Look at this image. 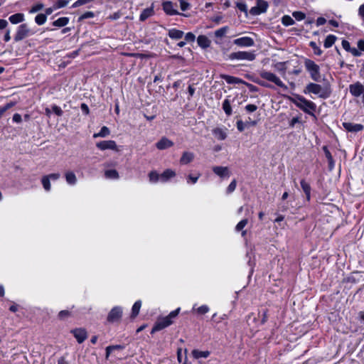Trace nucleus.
Segmentation results:
<instances>
[{"label":"nucleus","mask_w":364,"mask_h":364,"mask_svg":"<svg viewBox=\"0 0 364 364\" xmlns=\"http://www.w3.org/2000/svg\"><path fill=\"white\" fill-rule=\"evenodd\" d=\"M68 4L67 0H58L55 4V9H60L65 6Z\"/></svg>","instance_id":"obj_50"},{"label":"nucleus","mask_w":364,"mask_h":364,"mask_svg":"<svg viewBox=\"0 0 364 364\" xmlns=\"http://www.w3.org/2000/svg\"><path fill=\"white\" fill-rule=\"evenodd\" d=\"M200 314H205L209 311V307L207 305H202L196 309Z\"/></svg>","instance_id":"obj_48"},{"label":"nucleus","mask_w":364,"mask_h":364,"mask_svg":"<svg viewBox=\"0 0 364 364\" xmlns=\"http://www.w3.org/2000/svg\"><path fill=\"white\" fill-rule=\"evenodd\" d=\"M304 93L314 94L321 98H326L328 96L326 90L321 85L313 82H310L306 86Z\"/></svg>","instance_id":"obj_3"},{"label":"nucleus","mask_w":364,"mask_h":364,"mask_svg":"<svg viewBox=\"0 0 364 364\" xmlns=\"http://www.w3.org/2000/svg\"><path fill=\"white\" fill-rule=\"evenodd\" d=\"M292 16L295 18L297 21H302L305 18L306 15L301 11H294L292 14Z\"/></svg>","instance_id":"obj_44"},{"label":"nucleus","mask_w":364,"mask_h":364,"mask_svg":"<svg viewBox=\"0 0 364 364\" xmlns=\"http://www.w3.org/2000/svg\"><path fill=\"white\" fill-rule=\"evenodd\" d=\"M358 48L360 50L364 51V41L360 40L358 42Z\"/></svg>","instance_id":"obj_63"},{"label":"nucleus","mask_w":364,"mask_h":364,"mask_svg":"<svg viewBox=\"0 0 364 364\" xmlns=\"http://www.w3.org/2000/svg\"><path fill=\"white\" fill-rule=\"evenodd\" d=\"M60 178L59 173H53L45 175L41 178V183L45 191L49 192L51 190V181H56Z\"/></svg>","instance_id":"obj_4"},{"label":"nucleus","mask_w":364,"mask_h":364,"mask_svg":"<svg viewBox=\"0 0 364 364\" xmlns=\"http://www.w3.org/2000/svg\"><path fill=\"white\" fill-rule=\"evenodd\" d=\"M268 8V4L264 0H257V6L252 7L250 12L252 15H259L264 13Z\"/></svg>","instance_id":"obj_8"},{"label":"nucleus","mask_w":364,"mask_h":364,"mask_svg":"<svg viewBox=\"0 0 364 364\" xmlns=\"http://www.w3.org/2000/svg\"><path fill=\"white\" fill-rule=\"evenodd\" d=\"M46 19H47L46 15L40 14L36 16L35 21L38 25H43L46 23Z\"/></svg>","instance_id":"obj_39"},{"label":"nucleus","mask_w":364,"mask_h":364,"mask_svg":"<svg viewBox=\"0 0 364 364\" xmlns=\"http://www.w3.org/2000/svg\"><path fill=\"white\" fill-rule=\"evenodd\" d=\"M183 32L176 28H172L168 31V36L172 39H180L183 37Z\"/></svg>","instance_id":"obj_29"},{"label":"nucleus","mask_w":364,"mask_h":364,"mask_svg":"<svg viewBox=\"0 0 364 364\" xmlns=\"http://www.w3.org/2000/svg\"><path fill=\"white\" fill-rule=\"evenodd\" d=\"M141 306V301L140 300L136 301L134 304L132 309V316L133 318L136 317L139 314Z\"/></svg>","instance_id":"obj_35"},{"label":"nucleus","mask_w":364,"mask_h":364,"mask_svg":"<svg viewBox=\"0 0 364 364\" xmlns=\"http://www.w3.org/2000/svg\"><path fill=\"white\" fill-rule=\"evenodd\" d=\"M230 59L252 61L255 59V54L250 51H237L232 53L230 55Z\"/></svg>","instance_id":"obj_6"},{"label":"nucleus","mask_w":364,"mask_h":364,"mask_svg":"<svg viewBox=\"0 0 364 364\" xmlns=\"http://www.w3.org/2000/svg\"><path fill=\"white\" fill-rule=\"evenodd\" d=\"M213 171L221 178L230 176L229 169L225 166H213Z\"/></svg>","instance_id":"obj_18"},{"label":"nucleus","mask_w":364,"mask_h":364,"mask_svg":"<svg viewBox=\"0 0 364 364\" xmlns=\"http://www.w3.org/2000/svg\"><path fill=\"white\" fill-rule=\"evenodd\" d=\"M247 219H243L240 222H239L237 223V225H236L235 227V230L237 232H240V231H242L243 230V228H245V226L247 225Z\"/></svg>","instance_id":"obj_42"},{"label":"nucleus","mask_w":364,"mask_h":364,"mask_svg":"<svg viewBox=\"0 0 364 364\" xmlns=\"http://www.w3.org/2000/svg\"><path fill=\"white\" fill-rule=\"evenodd\" d=\"M29 32V29L28 28L26 24H21L18 27V30L14 36V40L16 41H19L25 38Z\"/></svg>","instance_id":"obj_14"},{"label":"nucleus","mask_w":364,"mask_h":364,"mask_svg":"<svg viewBox=\"0 0 364 364\" xmlns=\"http://www.w3.org/2000/svg\"><path fill=\"white\" fill-rule=\"evenodd\" d=\"M43 7V5L42 4H37L34 6H32V8L30 10V13H36V12H38V11L41 10Z\"/></svg>","instance_id":"obj_51"},{"label":"nucleus","mask_w":364,"mask_h":364,"mask_svg":"<svg viewBox=\"0 0 364 364\" xmlns=\"http://www.w3.org/2000/svg\"><path fill=\"white\" fill-rule=\"evenodd\" d=\"M282 23L285 26H289L294 24V19L288 15H285L282 18Z\"/></svg>","instance_id":"obj_38"},{"label":"nucleus","mask_w":364,"mask_h":364,"mask_svg":"<svg viewBox=\"0 0 364 364\" xmlns=\"http://www.w3.org/2000/svg\"><path fill=\"white\" fill-rule=\"evenodd\" d=\"M260 76L262 78L274 83L278 87L285 89L287 88L284 83L279 79V77L271 72L263 70L260 73Z\"/></svg>","instance_id":"obj_5"},{"label":"nucleus","mask_w":364,"mask_h":364,"mask_svg":"<svg viewBox=\"0 0 364 364\" xmlns=\"http://www.w3.org/2000/svg\"><path fill=\"white\" fill-rule=\"evenodd\" d=\"M94 16H95V14L92 11H86L80 16L79 21H82L86 18H93Z\"/></svg>","instance_id":"obj_45"},{"label":"nucleus","mask_w":364,"mask_h":364,"mask_svg":"<svg viewBox=\"0 0 364 364\" xmlns=\"http://www.w3.org/2000/svg\"><path fill=\"white\" fill-rule=\"evenodd\" d=\"M192 354L195 358L198 359L200 358H207L210 355V353L208 350L200 351L198 350H193L192 351Z\"/></svg>","instance_id":"obj_34"},{"label":"nucleus","mask_w":364,"mask_h":364,"mask_svg":"<svg viewBox=\"0 0 364 364\" xmlns=\"http://www.w3.org/2000/svg\"><path fill=\"white\" fill-rule=\"evenodd\" d=\"M222 77L228 84H240V83H243L242 80H241L240 78H237V77H233V76L226 75H223Z\"/></svg>","instance_id":"obj_30"},{"label":"nucleus","mask_w":364,"mask_h":364,"mask_svg":"<svg viewBox=\"0 0 364 364\" xmlns=\"http://www.w3.org/2000/svg\"><path fill=\"white\" fill-rule=\"evenodd\" d=\"M70 316V312L68 310H63L58 313V317L60 320H65Z\"/></svg>","instance_id":"obj_40"},{"label":"nucleus","mask_w":364,"mask_h":364,"mask_svg":"<svg viewBox=\"0 0 364 364\" xmlns=\"http://www.w3.org/2000/svg\"><path fill=\"white\" fill-rule=\"evenodd\" d=\"M237 186V181L235 179L232 180V182L229 184V186L227 188V193H232Z\"/></svg>","instance_id":"obj_46"},{"label":"nucleus","mask_w":364,"mask_h":364,"mask_svg":"<svg viewBox=\"0 0 364 364\" xmlns=\"http://www.w3.org/2000/svg\"><path fill=\"white\" fill-rule=\"evenodd\" d=\"M66 183L70 186H75L77 183V177L74 172L68 171L65 174Z\"/></svg>","instance_id":"obj_23"},{"label":"nucleus","mask_w":364,"mask_h":364,"mask_svg":"<svg viewBox=\"0 0 364 364\" xmlns=\"http://www.w3.org/2000/svg\"><path fill=\"white\" fill-rule=\"evenodd\" d=\"M349 92L354 97L360 96L364 92V86L359 82L349 85Z\"/></svg>","instance_id":"obj_13"},{"label":"nucleus","mask_w":364,"mask_h":364,"mask_svg":"<svg viewBox=\"0 0 364 364\" xmlns=\"http://www.w3.org/2000/svg\"><path fill=\"white\" fill-rule=\"evenodd\" d=\"M323 149H324V151H325L326 156V158L328 160V162H332V156H331V153L326 149V147H324Z\"/></svg>","instance_id":"obj_59"},{"label":"nucleus","mask_w":364,"mask_h":364,"mask_svg":"<svg viewBox=\"0 0 364 364\" xmlns=\"http://www.w3.org/2000/svg\"><path fill=\"white\" fill-rule=\"evenodd\" d=\"M198 44L203 48H207L210 46L211 41L203 35L199 36L197 39Z\"/></svg>","instance_id":"obj_25"},{"label":"nucleus","mask_w":364,"mask_h":364,"mask_svg":"<svg viewBox=\"0 0 364 364\" xmlns=\"http://www.w3.org/2000/svg\"><path fill=\"white\" fill-rule=\"evenodd\" d=\"M237 7L238 8V9L241 11H243L245 13H247V5L244 3H237Z\"/></svg>","instance_id":"obj_54"},{"label":"nucleus","mask_w":364,"mask_h":364,"mask_svg":"<svg viewBox=\"0 0 364 364\" xmlns=\"http://www.w3.org/2000/svg\"><path fill=\"white\" fill-rule=\"evenodd\" d=\"M310 46L314 50V54L317 55H321L322 53V50L320 49V48L316 45L315 42H310Z\"/></svg>","instance_id":"obj_41"},{"label":"nucleus","mask_w":364,"mask_h":364,"mask_svg":"<svg viewBox=\"0 0 364 364\" xmlns=\"http://www.w3.org/2000/svg\"><path fill=\"white\" fill-rule=\"evenodd\" d=\"M326 22V19L323 17H319L316 20L317 26H320L323 25Z\"/></svg>","instance_id":"obj_57"},{"label":"nucleus","mask_w":364,"mask_h":364,"mask_svg":"<svg viewBox=\"0 0 364 364\" xmlns=\"http://www.w3.org/2000/svg\"><path fill=\"white\" fill-rule=\"evenodd\" d=\"M180 308L176 309L174 311H172L168 316V318H170V320L172 321L173 318H176L179 314Z\"/></svg>","instance_id":"obj_53"},{"label":"nucleus","mask_w":364,"mask_h":364,"mask_svg":"<svg viewBox=\"0 0 364 364\" xmlns=\"http://www.w3.org/2000/svg\"><path fill=\"white\" fill-rule=\"evenodd\" d=\"M162 8L164 11L170 16L179 14L178 11L176 9V6L173 2L170 1H165L162 3Z\"/></svg>","instance_id":"obj_11"},{"label":"nucleus","mask_w":364,"mask_h":364,"mask_svg":"<svg viewBox=\"0 0 364 364\" xmlns=\"http://www.w3.org/2000/svg\"><path fill=\"white\" fill-rule=\"evenodd\" d=\"M342 124L346 131L350 132H358L363 129V125L360 124H354L351 122H343Z\"/></svg>","instance_id":"obj_15"},{"label":"nucleus","mask_w":364,"mask_h":364,"mask_svg":"<svg viewBox=\"0 0 364 364\" xmlns=\"http://www.w3.org/2000/svg\"><path fill=\"white\" fill-rule=\"evenodd\" d=\"M95 0H77L73 5V8L78 7L84 4H89L90 2L94 1Z\"/></svg>","instance_id":"obj_43"},{"label":"nucleus","mask_w":364,"mask_h":364,"mask_svg":"<svg viewBox=\"0 0 364 364\" xmlns=\"http://www.w3.org/2000/svg\"><path fill=\"white\" fill-rule=\"evenodd\" d=\"M257 109V107L256 105H252V104L247 105L245 107V109L249 112H253L256 111Z\"/></svg>","instance_id":"obj_55"},{"label":"nucleus","mask_w":364,"mask_h":364,"mask_svg":"<svg viewBox=\"0 0 364 364\" xmlns=\"http://www.w3.org/2000/svg\"><path fill=\"white\" fill-rule=\"evenodd\" d=\"M122 316V309L120 306H114L111 309L107 316V321L109 323L118 322Z\"/></svg>","instance_id":"obj_7"},{"label":"nucleus","mask_w":364,"mask_h":364,"mask_svg":"<svg viewBox=\"0 0 364 364\" xmlns=\"http://www.w3.org/2000/svg\"><path fill=\"white\" fill-rule=\"evenodd\" d=\"M53 110L58 116H60L63 113L62 109L58 106H53Z\"/></svg>","instance_id":"obj_58"},{"label":"nucleus","mask_w":364,"mask_h":364,"mask_svg":"<svg viewBox=\"0 0 364 364\" xmlns=\"http://www.w3.org/2000/svg\"><path fill=\"white\" fill-rule=\"evenodd\" d=\"M199 177H200V174H198L196 176H193L192 175H188L187 177V183H191V184H195L198 181Z\"/></svg>","instance_id":"obj_47"},{"label":"nucleus","mask_w":364,"mask_h":364,"mask_svg":"<svg viewBox=\"0 0 364 364\" xmlns=\"http://www.w3.org/2000/svg\"><path fill=\"white\" fill-rule=\"evenodd\" d=\"M358 12L359 15L361 16L364 21V4L360 6Z\"/></svg>","instance_id":"obj_62"},{"label":"nucleus","mask_w":364,"mask_h":364,"mask_svg":"<svg viewBox=\"0 0 364 364\" xmlns=\"http://www.w3.org/2000/svg\"><path fill=\"white\" fill-rule=\"evenodd\" d=\"M336 37L333 35H328L324 41V47L326 48H331L335 43Z\"/></svg>","instance_id":"obj_36"},{"label":"nucleus","mask_w":364,"mask_h":364,"mask_svg":"<svg viewBox=\"0 0 364 364\" xmlns=\"http://www.w3.org/2000/svg\"><path fill=\"white\" fill-rule=\"evenodd\" d=\"M186 41H193L195 40V35L192 33H187L185 36Z\"/></svg>","instance_id":"obj_56"},{"label":"nucleus","mask_w":364,"mask_h":364,"mask_svg":"<svg viewBox=\"0 0 364 364\" xmlns=\"http://www.w3.org/2000/svg\"><path fill=\"white\" fill-rule=\"evenodd\" d=\"M149 181L150 183L156 184L161 183V174L156 171H151L148 174Z\"/></svg>","instance_id":"obj_24"},{"label":"nucleus","mask_w":364,"mask_h":364,"mask_svg":"<svg viewBox=\"0 0 364 364\" xmlns=\"http://www.w3.org/2000/svg\"><path fill=\"white\" fill-rule=\"evenodd\" d=\"M173 146V142L166 137L161 138L156 144V146L159 150H164Z\"/></svg>","instance_id":"obj_17"},{"label":"nucleus","mask_w":364,"mask_h":364,"mask_svg":"<svg viewBox=\"0 0 364 364\" xmlns=\"http://www.w3.org/2000/svg\"><path fill=\"white\" fill-rule=\"evenodd\" d=\"M110 134L109 129L108 127L104 126L101 128L100 131L98 133H95L93 135L94 138L97 137H106Z\"/></svg>","instance_id":"obj_32"},{"label":"nucleus","mask_w":364,"mask_h":364,"mask_svg":"<svg viewBox=\"0 0 364 364\" xmlns=\"http://www.w3.org/2000/svg\"><path fill=\"white\" fill-rule=\"evenodd\" d=\"M194 154L190 151H184L181 157L180 163L186 165L191 163L194 159Z\"/></svg>","instance_id":"obj_22"},{"label":"nucleus","mask_w":364,"mask_h":364,"mask_svg":"<svg viewBox=\"0 0 364 364\" xmlns=\"http://www.w3.org/2000/svg\"><path fill=\"white\" fill-rule=\"evenodd\" d=\"M233 43L240 47H250L254 45V40L250 37L244 36L235 39Z\"/></svg>","instance_id":"obj_12"},{"label":"nucleus","mask_w":364,"mask_h":364,"mask_svg":"<svg viewBox=\"0 0 364 364\" xmlns=\"http://www.w3.org/2000/svg\"><path fill=\"white\" fill-rule=\"evenodd\" d=\"M213 134L218 140H224L227 137V133L222 128H215L213 130Z\"/></svg>","instance_id":"obj_26"},{"label":"nucleus","mask_w":364,"mask_h":364,"mask_svg":"<svg viewBox=\"0 0 364 364\" xmlns=\"http://www.w3.org/2000/svg\"><path fill=\"white\" fill-rule=\"evenodd\" d=\"M72 333L79 343H82L87 338V332L83 328L74 329Z\"/></svg>","instance_id":"obj_16"},{"label":"nucleus","mask_w":364,"mask_h":364,"mask_svg":"<svg viewBox=\"0 0 364 364\" xmlns=\"http://www.w3.org/2000/svg\"><path fill=\"white\" fill-rule=\"evenodd\" d=\"M175 176L176 172L173 170L166 169L162 173H161V183H167Z\"/></svg>","instance_id":"obj_19"},{"label":"nucleus","mask_w":364,"mask_h":364,"mask_svg":"<svg viewBox=\"0 0 364 364\" xmlns=\"http://www.w3.org/2000/svg\"><path fill=\"white\" fill-rule=\"evenodd\" d=\"M223 109L227 115L230 116L232 114V107L230 105V101L228 98H226L223 101Z\"/></svg>","instance_id":"obj_33"},{"label":"nucleus","mask_w":364,"mask_h":364,"mask_svg":"<svg viewBox=\"0 0 364 364\" xmlns=\"http://www.w3.org/2000/svg\"><path fill=\"white\" fill-rule=\"evenodd\" d=\"M13 121L19 123L21 122V116L19 114H14L13 116Z\"/></svg>","instance_id":"obj_60"},{"label":"nucleus","mask_w":364,"mask_h":364,"mask_svg":"<svg viewBox=\"0 0 364 364\" xmlns=\"http://www.w3.org/2000/svg\"><path fill=\"white\" fill-rule=\"evenodd\" d=\"M229 28L228 26L222 27L215 31V36L217 38H223L228 31Z\"/></svg>","instance_id":"obj_37"},{"label":"nucleus","mask_w":364,"mask_h":364,"mask_svg":"<svg viewBox=\"0 0 364 364\" xmlns=\"http://www.w3.org/2000/svg\"><path fill=\"white\" fill-rule=\"evenodd\" d=\"M247 124L244 123L242 120L237 122V128L240 132L244 131Z\"/></svg>","instance_id":"obj_52"},{"label":"nucleus","mask_w":364,"mask_h":364,"mask_svg":"<svg viewBox=\"0 0 364 364\" xmlns=\"http://www.w3.org/2000/svg\"><path fill=\"white\" fill-rule=\"evenodd\" d=\"M105 176L106 178L110 180H117L119 178V173L115 169L106 170Z\"/></svg>","instance_id":"obj_28"},{"label":"nucleus","mask_w":364,"mask_h":364,"mask_svg":"<svg viewBox=\"0 0 364 364\" xmlns=\"http://www.w3.org/2000/svg\"><path fill=\"white\" fill-rule=\"evenodd\" d=\"M97 147L102 150H113V151H118L117 150V146L114 141L113 140H107V141H99L96 144Z\"/></svg>","instance_id":"obj_9"},{"label":"nucleus","mask_w":364,"mask_h":364,"mask_svg":"<svg viewBox=\"0 0 364 364\" xmlns=\"http://www.w3.org/2000/svg\"><path fill=\"white\" fill-rule=\"evenodd\" d=\"M154 4H151L150 7L144 9L139 16V20L141 21H144L148 18L152 16L154 14Z\"/></svg>","instance_id":"obj_20"},{"label":"nucleus","mask_w":364,"mask_h":364,"mask_svg":"<svg viewBox=\"0 0 364 364\" xmlns=\"http://www.w3.org/2000/svg\"><path fill=\"white\" fill-rule=\"evenodd\" d=\"M350 51L354 56H360L361 55L360 52L358 50L355 48H350Z\"/></svg>","instance_id":"obj_61"},{"label":"nucleus","mask_w":364,"mask_h":364,"mask_svg":"<svg viewBox=\"0 0 364 364\" xmlns=\"http://www.w3.org/2000/svg\"><path fill=\"white\" fill-rule=\"evenodd\" d=\"M172 323L173 321L170 320V318H168L167 316L160 318L155 323L151 332L154 333L156 331H161L165 328L166 327L170 326Z\"/></svg>","instance_id":"obj_10"},{"label":"nucleus","mask_w":364,"mask_h":364,"mask_svg":"<svg viewBox=\"0 0 364 364\" xmlns=\"http://www.w3.org/2000/svg\"><path fill=\"white\" fill-rule=\"evenodd\" d=\"M304 66L313 80L316 82L321 80L320 68L315 62L310 59H305Z\"/></svg>","instance_id":"obj_2"},{"label":"nucleus","mask_w":364,"mask_h":364,"mask_svg":"<svg viewBox=\"0 0 364 364\" xmlns=\"http://www.w3.org/2000/svg\"><path fill=\"white\" fill-rule=\"evenodd\" d=\"M8 23L4 19H0V29H3L6 27Z\"/></svg>","instance_id":"obj_64"},{"label":"nucleus","mask_w":364,"mask_h":364,"mask_svg":"<svg viewBox=\"0 0 364 364\" xmlns=\"http://www.w3.org/2000/svg\"><path fill=\"white\" fill-rule=\"evenodd\" d=\"M69 23V18L68 17H60L53 21V25L57 27H63L66 26Z\"/></svg>","instance_id":"obj_31"},{"label":"nucleus","mask_w":364,"mask_h":364,"mask_svg":"<svg viewBox=\"0 0 364 364\" xmlns=\"http://www.w3.org/2000/svg\"><path fill=\"white\" fill-rule=\"evenodd\" d=\"M9 19L11 23L17 24L24 21V15L21 13L15 14L11 15Z\"/></svg>","instance_id":"obj_27"},{"label":"nucleus","mask_w":364,"mask_h":364,"mask_svg":"<svg viewBox=\"0 0 364 364\" xmlns=\"http://www.w3.org/2000/svg\"><path fill=\"white\" fill-rule=\"evenodd\" d=\"M290 101L294 103L296 107L303 110L304 112L311 114L316 110V105L299 95H294L289 97Z\"/></svg>","instance_id":"obj_1"},{"label":"nucleus","mask_w":364,"mask_h":364,"mask_svg":"<svg viewBox=\"0 0 364 364\" xmlns=\"http://www.w3.org/2000/svg\"><path fill=\"white\" fill-rule=\"evenodd\" d=\"M300 184H301V188L303 192L304 193L307 200L309 201L310 198H311V190L310 183L309 182H307L306 181H305L304 179H302L300 182Z\"/></svg>","instance_id":"obj_21"},{"label":"nucleus","mask_w":364,"mask_h":364,"mask_svg":"<svg viewBox=\"0 0 364 364\" xmlns=\"http://www.w3.org/2000/svg\"><path fill=\"white\" fill-rule=\"evenodd\" d=\"M180 7L183 11H187L190 8V4L185 0H179Z\"/></svg>","instance_id":"obj_49"}]
</instances>
